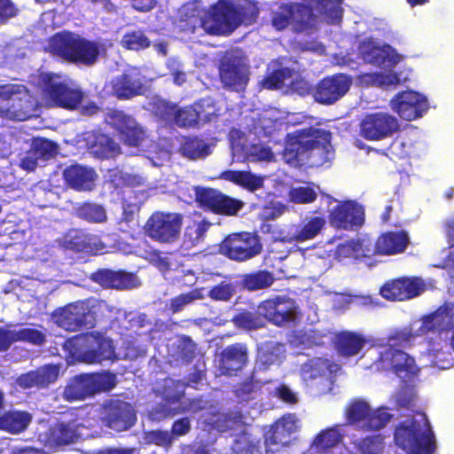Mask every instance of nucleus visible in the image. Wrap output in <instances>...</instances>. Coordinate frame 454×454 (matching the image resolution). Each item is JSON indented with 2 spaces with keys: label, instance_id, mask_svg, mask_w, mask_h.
I'll return each instance as SVG.
<instances>
[{
  "label": "nucleus",
  "instance_id": "b1692460",
  "mask_svg": "<svg viewBox=\"0 0 454 454\" xmlns=\"http://www.w3.org/2000/svg\"><path fill=\"white\" fill-rule=\"evenodd\" d=\"M109 118L123 144L134 147L142 144L145 137V130L132 116L122 111H114Z\"/></svg>",
  "mask_w": 454,
  "mask_h": 454
},
{
  "label": "nucleus",
  "instance_id": "4be33fe9",
  "mask_svg": "<svg viewBox=\"0 0 454 454\" xmlns=\"http://www.w3.org/2000/svg\"><path fill=\"white\" fill-rule=\"evenodd\" d=\"M392 109L406 121H412L422 116L427 110V98L413 90L397 93L391 100Z\"/></svg>",
  "mask_w": 454,
  "mask_h": 454
},
{
  "label": "nucleus",
  "instance_id": "bb28decb",
  "mask_svg": "<svg viewBox=\"0 0 454 454\" xmlns=\"http://www.w3.org/2000/svg\"><path fill=\"white\" fill-rule=\"evenodd\" d=\"M375 243L378 255H395L407 249L411 239L405 230L387 231L379 235Z\"/></svg>",
  "mask_w": 454,
  "mask_h": 454
},
{
  "label": "nucleus",
  "instance_id": "bf43d9fd",
  "mask_svg": "<svg viewBox=\"0 0 454 454\" xmlns=\"http://www.w3.org/2000/svg\"><path fill=\"white\" fill-rule=\"evenodd\" d=\"M236 294V287L233 283L221 281L215 286H213L207 294V296L215 301H229Z\"/></svg>",
  "mask_w": 454,
  "mask_h": 454
},
{
  "label": "nucleus",
  "instance_id": "2eb2a0df",
  "mask_svg": "<svg viewBox=\"0 0 454 454\" xmlns=\"http://www.w3.org/2000/svg\"><path fill=\"white\" fill-rule=\"evenodd\" d=\"M398 130V120L388 113L367 114L360 122V135L366 140H382Z\"/></svg>",
  "mask_w": 454,
  "mask_h": 454
},
{
  "label": "nucleus",
  "instance_id": "7c9ffc66",
  "mask_svg": "<svg viewBox=\"0 0 454 454\" xmlns=\"http://www.w3.org/2000/svg\"><path fill=\"white\" fill-rule=\"evenodd\" d=\"M325 219L323 216H312L305 223L296 226L292 236H278L282 242H304L316 238L325 225Z\"/></svg>",
  "mask_w": 454,
  "mask_h": 454
},
{
  "label": "nucleus",
  "instance_id": "4c0bfd02",
  "mask_svg": "<svg viewBox=\"0 0 454 454\" xmlns=\"http://www.w3.org/2000/svg\"><path fill=\"white\" fill-rule=\"evenodd\" d=\"M59 375V366L58 364H47L41 369L27 374L26 385L27 387H45L54 383Z\"/></svg>",
  "mask_w": 454,
  "mask_h": 454
},
{
  "label": "nucleus",
  "instance_id": "9d476101",
  "mask_svg": "<svg viewBox=\"0 0 454 454\" xmlns=\"http://www.w3.org/2000/svg\"><path fill=\"white\" fill-rule=\"evenodd\" d=\"M183 216L179 213L154 212L145 223V234L159 243L176 242L181 233Z\"/></svg>",
  "mask_w": 454,
  "mask_h": 454
},
{
  "label": "nucleus",
  "instance_id": "393cba45",
  "mask_svg": "<svg viewBox=\"0 0 454 454\" xmlns=\"http://www.w3.org/2000/svg\"><path fill=\"white\" fill-rule=\"evenodd\" d=\"M90 278L105 289L126 290L137 286L136 274L124 270L98 269Z\"/></svg>",
  "mask_w": 454,
  "mask_h": 454
},
{
  "label": "nucleus",
  "instance_id": "5fc2aeb1",
  "mask_svg": "<svg viewBox=\"0 0 454 454\" xmlns=\"http://www.w3.org/2000/svg\"><path fill=\"white\" fill-rule=\"evenodd\" d=\"M204 298L202 288H193L187 293L181 294L173 297L169 301V309L172 313L181 311L186 305L191 304L196 300Z\"/></svg>",
  "mask_w": 454,
  "mask_h": 454
},
{
  "label": "nucleus",
  "instance_id": "473e14b6",
  "mask_svg": "<svg viewBox=\"0 0 454 454\" xmlns=\"http://www.w3.org/2000/svg\"><path fill=\"white\" fill-rule=\"evenodd\" d=\"M365 341L364 337L359 333L342 331L336 334L334 347L339 355L350 357L362 350Z\"/></svg>",
  "mask_w": 454,
  "mask_h": 454
},
{
  "label": "nucleus",
  "instance_id": "603ef678",
  "mask_svg": "<svg viewBox=\"0 0 454 454\" xmlns=\"http://www.w3.org/2000/svg\"><path fill=\"white\" fill-rule=\"evenodd\" d=\"M291 434L286 433L276 421L271 425L270 430L264 436V442L267 448L272 446H287L291 442Z\"/></svg>",
  "mask_w": 454,
  "mask_h": 454
},
{
  "label": "nucleus",
  "instance_id": "c03bdc74",
  "mask_svg": "<svg viewBox=\"0 0 454 454\" xmlns=\"http://www.w3.org/2000/svg\"><path fill=\"white\" fill-rule=\"evenodd\" d=\"M232 321L235 325L245 330H257L265 326L266 320L260 311H243L237 314Z\"/></svg>",
  "mask_w": 454,
  "mask_h": 454
},
{
  "label": "nucleus",
  "instance_id": "20e7f679",
  "mask_svg": "<svg viewBox=\"0 0 454 454\" xmlns=\"http://www.w3.org/2000/svg\"><path fill=\"white\" fill-rule=\"evenodd\" d=\"M63 348L74 357L88 364H97L115 357L114 347L109 338L100 333H86L67 338Z\"/></svg>",
  "mask_w": 454,
  "mask_h": 454
},
{
  "label": "nucleus",
  "instance_id": "1a4fd4ad",
  "mask_svg": "<svg viewBox=\"0 0 454 454\" xmlns=\"http://www.w3.org/2000/svg\"><path fill=\"white\" fill-rule=\"evenodd\" d=\"M55 324L68 332L92 329L96 325V314L85 301H75L55 309Z\"/></svg>",
  "mask_w": 454,
  "mask_h": 454
},
{
  "label": "nucleus",
  "instance_id": "de8ad7c7",
  "mask_svg": "<svg viewBox=\"0 0 454 454\" xmlns=\"http://www.w3.org/2000/svg\"><path fill=\"white\" fill-rule=\"evenodd\" d=\"M121 44L127 50L139 51L150 47L151 41L143 30L137 29L124 34Z\"/></svg>",
  "mask_w": 454,
  "mask_h": 454
},
{
  "label": "nucleus",
  "instance_id": "79ce46f5",
  "mask_svg": "<svg viewBox=\"0 0 454 454\" xmlns=\"http://www.w3.org/2000/svg\"><path fill=\"white\" fill-rule=\"evenodd\" d=\"M236 11L237 27L240 25L250 26L256 22L259 16V7L253 0H241L234 4Z\"/></svg>",
  "mask_w": 454,
  "mask_h": 454
},
{
  "label": "nucleus",
  "instance_id": "09e8293b",
  "mask_svg": "<svg viewBox=\"0 0 454 454\" xmlns=\"http://www.w3.org/2000/svg\"><path fill=\"white\" fill-rule=\"evenodd\" d=\"M352 443L359 454H380L383 450V439L380 434L367 435Z\"/></svg>",
  "mask_w": 454,
  "mask_h": 454
},
{
  "label": "nucleus",
  "instance_id": "ea45409f",
  "mask_svg": "<svg viewBox=\"0 0 454 454\" xmlns=\"http://www.w3.org/2000/svg\"><path fill=\"white\" fill-rule=\"evenodd\" d=\"M179 153L187 159L196 160L207 157L210 153V149L203 139L186 137L179 146Z\"/></svg>",
  "mask_w": 454,
  "mask_h": 454
},
{
  "label": "nucleus",
  "instance_id": "5701e85b",
  "mask_svg": "<svg viewBox=\"0 0 454 454\" xmlns=\"http://www.w3.org/2000/svg\"><path fill=\"white\" fill-rule=\"evenodd\" d=\"M248 363V349L246 344L237 342L225 347L219 354L218 371L221 375H238Z\"/></svg>",
  "mask_w": 454,
  "mask_h": 454
},
{
  "label": "nucleus",
  "instance_id": "cd10ccee",
  "mask_svg": "<svg viewBox=\"0 0 454 454\" xmlns=\"http://www.w3.org/2000/svg\"><path fill=\"white\" fill-rule=\"evenodd\" d=\"M79 426L74 421L58 420L50 427L45 442L49 446L62 447L79 441Z\"/></svg>",
  "mask_w": 454,
  "mask_h": 454
},
{
  "label": "nucleus",
  "instance_id": "338daca9",
  "mask_svg": "<svg viewBox=\"0 0 454 454\" xmlns=\"http://www.w3.org/2000/svg\"><path fill=\"white\" fill-rule=\"evenodd\" d=\"M145 440L148 443L155 444L163 448H169L174 440L173 435L167 430H150L145 433Z\"/></svg>",
  "mask_w": 454,
  "mask_h": 454
},
{
  "label": "nucleus",
  "instance_id": "49530a36",
  "mask_svg": "<svg viewBox=\"0 0 454 454\" xmlns=\"http://www.w3.org/2000/svg\"><path fill=\"white\" fill-rule=\"evenodd\" d=\"M58 144L45 137H36L33 139L31 148L32 153L38 160H48L54 158L58 153Z\"/></svg>",
  "mask_w": 454,
  "mask_h": 454
},
{
  "label": "nucleus",
  "instance_id": "a18cd8bd",
  "mask_svg": "<svg viewBox=\"0 0 454 454\" xmlns=\"http://www.w3.org/2000/svg\"><path fill=\"white\" fill-rule=\"evenodd\" d=\"M284 346L274 343L263 348L257 356V364L260 370H267L271 364L281 362Z\"/></svg>",
  "mask_w": 454,
  "mask_h": 454
},
{
  "label": "nucleus",
  "instance_id": "6e6552de",
  "mask_svg": "<svg viewBox=\"0 0 454 454\" xmlns=\"http://www.w3.org/2000/svg\"><path fill=\"white\" fill-rule=\"evenodd\" d=\"M193 191L194 201L198 207L215 215L236 216L245 206V202L241 200L229 196L215 188L195 186Z\"/></svg>",
  "mask_w": 454,
  "mask_h": 454
},
{
  "label": "nucleus",
  "instance_id": "ddd939ff",
  "mask_svg": "<svg viewBox=\"0 0 454 454\" xmlns=\"http://www.w3.org/2000/svg\"><path fill=\"white\" fill-rule=\"evenodd\" d=\"M262 245L257 235L243 232L226 237L220 245V252L236 262L250 260L260 254Z\"/></svg>",
  "mask_w": 454,
  "mask_h": 454
},
{
  "label": "nucleus",
  "instance_id": "37998d69",
  "mask_svg": "<svg viewBox=\"0 0 454 454\" xmlns=\"http://www.w3.org/2000/svg\"><path fill=\"white\" fill-rule=\"evenodd\" d=\"M77 216L93 223H103L107 220L106 211L101 205L83 202L76 210Z\"/></svg>",
  "mask_w": 454,
  "mask_h": 454
},
{
  "label": "nucleus",
  "instance_id": "c85d7f7f",
  "mask_svg": "<svg viewBox=\"0 0 454 454\" xmlns=\"http://www.w3.org/2000/svg\"><path fill=\"white\" fill-rule=\"evenodd\" d=\"M63 177L67 186L75 191H90L94 186L96 173L90 168L73 164L64 169Z\"/></svg>",
  "mask_w": 454,
  "mask_h": 454
},
{
  "label": "nucleus",
  "instance_id": "423d86ee",
  "mask_svg": "<svg viewBox=\"0 0 454 454\" xmlns=\"http://www.w3.org/2000/svg\"><path fill=\"white\" fill-rule=\"evenodd\" d=\"M251 70L247 57L238 51L226 52L219 60L218 77L222 88L230 92L244 93L250 82Z\"/></svg>",
  "mask_w": 454,
  "mask_h": 454
},
{
  "label": "nucleus",
  "instance_id": "7ed1b4c3",
  "mask_svg": "<svg viewBox=\"0 0 454 454\" xmlns=\"http://www.w3.org/2000/svg\"><path fill=\"white\" fill-rule=\"evenodd\" d=\"M424 425L429 427V422L423 412H418ZM395 444L404 451L413 454H434L436 450L435 436L430 429H424L420 421L414 418L400 422L394 432Z\"/></svg>",
  "mask_w": 454,
  "mask_h": 454
},
{
  "label": "nucleus",
  "instance_id": "3c124183",
  "mask_svg": "<svg viewBox=\"0 0 454 454\" xmlns=\"http://www.w3.org/2000/svg\"><path fill=\"white\" fill-rule=\"evenodd\" d=\"M341 441V435L335 428H327L317 434L313 441V446L318 451H326L336 446Z\"/></svg>",
  "mask_w": 454,
  "mask_h": 454
},
{
  "label": "nucleus",
  "instance_id": "e433bc0d",
  "mask_svg": "<svg viewBox=\"0 0 454 454\" xmlns=\"http://www.w3.org/2000/svg\"><path fill=\"white\" fill-rule=\"evenodd\" d=\"M94 245V237L82 230H70L61 242L63 248L74 252H90Z\"/></svg>",
  "mask_w": 454,
  "mask_h": 454
},
{
  "label": "nucleus",
  "instance_id": "864d4df0",
  "mask_svg": "<svg viewBox=\"0 0 454 454\" xmlns=\"http://www.w3.org/2000/svg\"><path fill=\"white\" fill-rule=\"evenodd\" d=\"M153 113L160 120L172 124L175 114L176 112L177 105L168 100L162 98H156L153 104Z\"/></svg>",
  "mask_w": 454,
  "mask_h": 454
},
{
  "label": "nucleus",
  "instance_id": "dca6fc26",
  "mask_svg": "<svg viewBox=\"0 0 454 454\" xmlns=\"http://www.w3.org/2000/svg\"><path fill=\"white\" fill-rule=\"evenodd\" d=\"M378 362L383 370L391 371L403 380H412L418 377L420 368L413 356L396 348H388L380 353Z\"/></svg>",
  "mask_w": 454,
  "mask_h": 454
},
{
  "label": "nucleus",
  "instance_id": "69168bd1",
  "mask_svg": "<svg viewBox=\"0 0 454 454\" xmlns=\"http://www.w3.org/2000/svg\"><path fill=\"white\" fill-rule=\"evenodd\" d=\"M292 24L291 4H281L280 11L274 12L271 19V25L278 31L284 30Z\"/></svg>",
  "mask_w": 454,
  "mask_h": 454
},
{
  "label": "nucleus",
  "instance_id": "9b49d317",
  "mask_svg": "<svg viewBox=\"0 0 454 454\" xmlns=\"http://www.w3.org/2000/svg\"><path fill=\"white\" fill-rule=\"evenodd\" d=\"M429 333L444 341L450 340L454 351V302L445 301L434 311L421 317L420 333Z\"/></svg>",
  "mask_w": 454,
  "mask_h": 454
},
{
  "label": "nucleus",
  "instance_id": "aec40b11",
  "mask_svg": "<svg viewBox=\"0 0 454 454\" xmlns=\"http://www.w3.org/2000/svg\"><path fill=\"white\" fill-rule=\"evenodd\" d=\"M424 290L421 278L403 277L386 282L380 287V294L387 301H402L419 296Z\"/></svg>",
  "mask_w": 454,
  "mask_h": 454
},
{
  "label": "nucleus",
  "instance_id": "680f3d73",
  "mask_svg": "<svg viewBox=\"0 0 454 454\" xmlns=\"http://www.w3.org/2000/svg\"><path fill=\"white\" fill-rule=\"evenodd\" d=\"M95 153L102 158H111L120 152L119 145L109 137L100 136L94 145Z\"/></svg>",
  "mask_w": 454,
  "mask_h": 454
},
{
  "label": "nucleus",
  "instance_id": "6ab92c4d",
  "mask_svg": "<svg viewBox=\"0 0 454 454\" xmlns=\"http://www.w3.org/2000/svg\"><path fill=\"white\" fill-rule=\"evenodd\" d=\"M358 51L364 62L379 67L392 68L402 59L396 50L389 44L380 45L371 38L362 41L358 46Z\"/></svg>",
  "mask_w": 454,
  "mask_h": 454
},
{
  "label": "nucleus",
  "instance_id": "c756f323",
  "mask_svg": "<svg viewBox=\"0 0 454 454\" xmlns=\"http://www.w3.org/2000/svg\"><path fill=\"white\" fill-rule=\"evenodd\" d=\"M210 114H205L203 106L195 103L184 107L177 106L172 124L180 128H192L198 126L200 122L210 121Z\"/></svg>",
  "mask_w": 454,
  "mask_h": 454
},
{
  "label": "nucleus",
  "instance_id": "8fccbe9b",
  "mask_svg": "<svg viewBox=\"0 0 454 454\" xmlns=\"http://www.w3.org/2000/svg\"><path fill=\"white\" fill-rule=\"evenodd\" d=\"M318 12L328 24H338L341 21L343 9L333 0H317Z\"/></svg>",
  "mask_w": 454,
  "mask_h": 454
},
{
  "label": "nucleus",
  "instance_id": "f8f14e48",
  "mask_svg": "<svg viewBox=\"0 0 454 454\" xmlns=\"http://www.w3.org/2000/svg\"><path fill=\"white\" fill-rule=\"evenodd\" d=\"M392 415L387 409L380 407L372 410L362 399L352 401L346 408V419L350 425H356L364 430H379L386 426Z\"/></svg>",
  "mask_w": 454,
  "mask_h": 454
},
{
  "label": "nucleus",
  "instance_id": "f704fd0d",
  "mask_svg": "<svg viewBox=\"0 0 454 454\" xmlns=\"http://www.w3.org/2000/svg\"><path fill=\"white\" fill-rule=\"evenodd\" d=\"M32 102L28 98L27 93H21V90L19 94L13 97L12 101L9 103L7 108L4 110L1 109V117L13 120V121H25L31 116Z\"/></svg>",
  "mask_w": 454,
  "mask_h": 454
},
{
  "label": "nucleus",
  "instance_id": "0e129e2a",
  "mask_svg": "<svg viewBox=\"0 0 454 454\" xmlns=\"http://www.w3.org/2000/svg\"><path fill=\"white\" fill-rule=\"evenodd\" d=\"M259 442L252 438V436L243 432L238 434L234 448L239 454H253L258 449Z\"/></svg>",
  "mask_w": 454,
  "mask_h": 454
},
{
  "label": "nucleus",
  "instance_id": "a878e982",
  "mask_svg": "<svg viewBox=\"0 0 454 454\" xmlns=\"http://www.w3.org/2000/svg\"><path fill=\"white\" fill-rule=\"evenodd\" d=\"M236 11L231 0H218L210 6L209 19L212 21L208 31L211 34H221L237 28Z\"/></svg>",
  "mask_w": 454,
  "mask_h": 454
},
{
  "label": "nucleus",
  "instance_id": "58836bf2",
  "mask_svg": "<svg viewBox=\"0 0 454 454\" xmlns=\"http://www.w3.org/2000/svg\"><path fill=\"white\" fill-rule=\"evenodd\" d=\"M275 281L274 274L266 270H259L242 276L241 286L248 291H257L270 286Z\"/></svg>",
  "mask_w": 454,
  "mask_h": 454
},
{
  "label": "nucleus",
  "instance_id": "a211bd4d",
  "mask_svg": "<svg viewBox=\"0 0 454 454\" xmlns=\"http://www.w3.org/2000/svg\"><path fill=\"white\" fill-rule=\"evenodd\" d=\"M109 428L122 432L129 429L137 421V414L133 406L123 400H109L104 404L102 418Z\"/></svg>",
  "mask_w": 454,
  "mask_h": 454
},
{
  "label": "nucleus",
  "instance_id": "f3484780",
  "mask_svg": "<svg viewBox=\"0 0 454 454\" xmlns=\"http://www.w3.org/2000/svg\"><path fill=\"white\" fill-rule=\"evenodd\" d=\"M329 222L337 230L357 231L364 223V210L354 200L341 201L330 212Z\"/></svg>",
  "mask_w": 454,
  "mask_h": 454
},
{
  "label": "nucleus",
  "instance_id": "a19ab883",
  "mask_svg": "<svg viewBox=\"0 0 454 454\" xmlns=\"http://www.w3.org/2000/svg\"><path fill=\"white\" fill-rule=\"evenodd\" d=\"M294 71L287 67H280L267 73L259 82L260 90H274L281 89L285 85V81L292 77Z\"/></svg>",
  "mask_w": 454,
  "mask_h": 454
},
{
  "label": "nucleus",
  "instance_id": "774afa93",
  "mask_svg": "<svg viewBox=\"0 0 454 454\" xmlns=\"http://www.w3.org/2000/svg\"><path fill=\"white\" fill-rule=\"evenodd\" d=\"M290 197L295 203L308 204L316 200L317 193L311 187L301 186L293 189L290 192Z\"/></svg>",
  "mask_w": 454,
  "mask_h": 454
},
{
  "label": "nucleus",
  "instance_id": "0eeeda50",
  "mask_svg": "<svg viewBox=\"0 0 454 454\" xmlns=\"http://www.w3.org/2000/svg\"><path fill=\"white\" fill-rule=\"evenodd\" d=\"M41 87L43 98L51 106L75 110L83 99V92L80 89L70 87L51 73L42 74Z\"/></svg>",
  "mask_w": 454,
  "mask_h": 454
},
{
  "label": "nucleus",
  "instance_id": "72a5a7b5",
  "mask_svg": "<svg viewBox=\"0 0 454 454\" xmlns=\"http://www.w3.org/2000/svg\"><path fill=\"white\" fill-rule=\"evenodd\" d=\"M114 95L119 99H129L142 94L143 85L139 79L129 74H121L112 81Z\"/></svg>",
  "mask_w": 454,
  "mask_h": 454
},
{
  "label": "nucleus",
  "instance_id": "2f4dec72",
  "mask_svg": "<svg viewBox=\"0 0 454 454\" xmlns=\"http://www.w3.org/2000/svg\"><path fill=\"white\" fill-rule=\"evenodd\" d=\"M292 25L296 33L309 32L316 27L317 18L310 5L292 3Z\"/></svg>",
  "mask_w": 454,
  "mask_h": 454
},
{
  "label": "nucleus",
  "instance_id": "6e6d98bb",
  "mask_svg": "<svg viewBox=\"0 0 454 454\" xmlns=\"http://www.w3.org/2000/svg\"><path fill=\"white\" fill-rule=\"evenodd\" d=\"M197 343L187 335H183L177 346V355L182 362L191 364L198 356Z\"/></svg>",
  "mask_w": 454,
  "mask_h": 454
},
{
  "label": "nucleus",
  "instance_id": "f03ea898",
  "mask_svg": "<svg viewBox=\"0 0 454 454\" xmlns=\"http://www.w3.org/2000/svg\"><path fill=\"white\" fill-rule=\"evenodd\" d=\"M49 51L62 61L78 67H92L100 56L101 45L69 30L55 33L49 40Z\"/></svg>",
  "mask_w": 454,
  "mask_h": 454
},
{
  "label": "nucleus",
  "instance_id": "39448f33",
  "mask_svg": "<svg viewBox=\"0 0 454 454\" xmlns=\"http://www.w3.org/2000/svg\"><path fill=\"white\" fill-rule=\"evenodd\" d=\"M115 385L116 375L110 372L79 373L69 379L62 395L68 402L83 401L110 391Z\"/></svg>",
  "mask_w": 454,
  "mask_h": 454
},
{
  "label": "nucleus",
  "instance_id": "412c9836",
  "mask_svg": "<svg viewBox=\"0 0 454 454\" xmlns=\"http://www.w3.org/2000/svg\"><path fill=\"white\" fill-rule=\"evenodd\" d=\"M259 310L268 320L278 326L294 322L295 319V306L292 299L286 296H275L260 302Z\"/></svg>",
  "mask_w": 454,
  "mask_h": 454
},
{
  "label": "nucleus",
  "instance_id": "13d9d810",
  "mask_svg": "<svg viewBox=\"0 0 454 454\" xmlns=\"http://www.w3.org/2000/svg\"><path fill=\"white\" fill-rule=\"evenodd\" d=\"M16 342H27L35 346H42L46 341V335L35 328H20L14 330Z\"/></svg>",
  "mask_w": 454,
  "mask_h": 454
},
{
  "label": "nucleus",
  "instance_id": "e2e57ef3",
  "mask_svg": "<svg viewBox=\"0 0 454 454\" xmlns=\"http://www.w3.org/2000/svg\"><path fill=\"white\" fill-rule=\"evenodd\" d=\"M261 386L253 377H249L237 385L234 389L235 395L242 401L254 399L253 394L260 390Z\"/></svg>",
  "mask_w": 454,
  "mask_h": 454
},
{
  "label": "nucleus",
  "instance_id": "c9c22d12",
  "mask_svg": "<svg viewBox=\"0 0 454 454\" xmlns=\"http://www.w3.org/2000/svg\"><path fill=\"white\" fill-rule=\"evenodd\" d=\"M31 416L27 411H9L0 416V430L19 434L27 429Z\"/></svg>",
  "mask_w": 454,
  "mask_h": 454
},
{
  "label": "nucleus",
  "instance_id": "4468645a",
  "mask_svg": "<svg viewBox=\"0 0 454 454\" xmlns=\"http://www.w3.org/2000/svg\"><path fill=\"white\" fill-rule=\"evenodd\" d=\"M352 78L336 73L322 78L314 87L313 99L323 106H331L341 99L350 90Z\"/></svg>",
  "mask_w": 454,
  "mask_h": 454
},
{
  "label": "nucleus",
  "instance_id": "f257e3e1",
  "mask_svg": "<svg viewBox=\"0 0 454 454\" xmlns=\"http://www.w3.org/2000/svg\"><path fill=\"white\" fill-rule=\"evenodd\" d=\"M330 130L308 127L288 133L283 149V159L294 168L308 165L319 168L331 162L334 150Z\"/></svg>",
  "mask_w": 454,
  "mask_h": 454
},
{
  "label": "nucleus",
  "instance_id": "052dcab7",
  "mask_svg": "<svg viewBox=\"0 0 454 454\" xmlns=\"http://www.w3.org/2000/svg\"><path fill=\"white\" fill-rule=\"evenodd\" d=\"M354 259L371 258L376 254V243L369 238L352 239Z\"/></svg>",
  "mask_w": 454,
  "mask_h": 454
},
{
  "label": "nucleus",
  "instance_id": "4d7b16f0",
  "mask_svg": "<svg viewBox=\"0 0 454 454\" xmlns=\"http://www.w3.org/2000/svg\"><path fill=\"white\" fill-rule=\"evenodd\" d=\"M420 333V327L417 332H413L411 326H405L401 329L395 330L387 338L394 346L406 347L411 345L417 336L425 335Z\"/></svg>",
  "mask_w": 454,
  "mask_h": 454
}]
</instances>
